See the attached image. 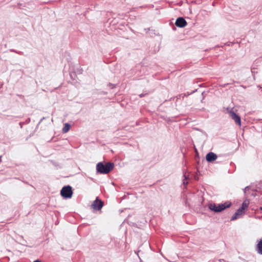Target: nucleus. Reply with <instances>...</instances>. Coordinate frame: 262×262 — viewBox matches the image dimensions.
Instances as JSON below:
<instances>
[{
	"label": "nucleus",
	"mask_w": 262,
	"mask_h": 262,
	"mask_svg": "<svg viewBox=\"0 0 262 262\" xmlns=\"http://www.w3.org/2000/svg\"><path fill=\"white\" fill-rule=\"evenodd\" d=\"M114 168V164L112 162H107L105 164L99 162L96 165L97 172L101 174H107Z\"/></svg>",
	"instance_id": "nucleus-1"
},
{
	"label": "nucleus",
	"mask_w": 262,
	"mask_h": 262,
	"mask_svg": "<svg viewBox=\"0 0 262 262\" xmlns=\"http://www.w3.org/2000/svg\"><path fill=\"white\" fill-rule=\"evenodd\" d=\"M60 194L64 198H71L73 194L72 187L70 185L64 186L60 191Z\"/></svg>",
	"instance_id": "nucleus-2"
},
{
	"label": "nucleus",
	"mask_w": 262,
	"mask_h": 262,
	"mask_svg": "<svg viewBox=\"0 0 262 262\" xmlns=\"http://www.w3.org/2000/svg\"><path fill=\"white\" fill-rule=\"evenodd\" d=\"M230 117L234 121L235 123L238 126L241 125V117L234 111H230L229 112Z\"/></svg>",
	"instance_id": "nucleus-3"
},
{
	"label": "nucleus",
	"mask_w": 262,
	"mask_h": 262,
	"mask_svg": "<svg viewBox=\"0 0 262 262\" xmlns=\"http://www.w3.org/2000/svg\"><path fill=\"white\" fill-rule=\"evenodd\" d=\"M103 206V202L98 198L93 202L92 204V208L96 210H100Z\"/></svg>",
	"instance_id": "nucleus-4"
},
{
	"label": "nucleus",
	"mask_w": 262,
	"mask_h": 262,
	"mask_svg": "<svg viewBox=\"0 0 262 262\" xmlns=\"http://www.w3.org/2000/svg\"><path fill=\"white\" fill-rule=\"evenodd\" d=\"M175 24L178 27L183 28L187 25V22L183 17H180L177 19Z\"/></svg>",
	"instance_id": "nucleus-5"
},
{
	"label": "nucleus",
	"mask_w": 262,
	"mask_h": 262,
	"mask_svg": "<svg viewBox=\"0 0 262 262\" xmlns=\"http://www.w3.org/2000/svg\"><path fill=\"white\" fill-rule=\"evenodd\" d=\"M231 204L229 202H226L224 204H218L217 205V212H221L226 208H229Z\"/></svg>",
	"instance_id": "nucleus-6"
},
{
	"label": "nucleus",
	"mask_w": 262,
	"mask_h": 262,
	"mask_svg": "<svg viewBox=\"0 0 262 262\" xmlns=\"http://www.w3.org/2000/svg\"><path fill=\"white\" fill-rule=\"evenodd\" d=\"M217 155L212 152H209L208 154H207L206 156V160L209 162L215 161L217 159Z\"/></svg>",
	"instance_id": "nucleus-7"
},
{
	"label": "nucleus",
	"mask_w": 262,
	"mask_h": 262,
	"mask_svg": "<svg viewBox=\"0 0 262 262\" xmlns=\"http://www.w3.org/2000/svg\"><path fill=\"white\" fill-rule=\"evenodd\" d=\"M256 251L258 253L262 254V238L260 239L256 245Z\"/></svg>",
	"instance_id": "nucleus-8"
},
{
	"label": "nucleus",
	"mask_w": 262,
	"mask_h": 262,
	"mask_svg": "<svg viewBox=\"0 0 262 262\" xmlns=\"http://www.w3.org/2000/svg\"><path fill=\"white\" fill-rule=\"evenodd\" d=\"M249 204V201L248 200H246L243 202L242 203V207H241L242 209H244V210L248 207Z\"/></svg>",
	"instance_id": "nucleus-9"
},
{
	"label": "nucleus",
	"mask_w": 262,
	"mask_h": 262,
	"mask_svg": "<svg viewBox=\"0 0 262 262\" xmlns=\"http://www.w3.org/2000/svg\"><path fill=\"white\" fill-rule=\"evenodd\" d=\"M208 207H209V208L211 210L215 212H217V211L216 210H217V205L215 204H214V203L210 204H209Z\"/></svg>",
	"instance_id": "nucleus-10"
},
{
	"label": "nucleus",
	"mask_w": 262,
	"mask_h": 262,
	"mask_svg": "<svg viewBox=\"0 0 262 262\" xmlns=\"http://www.w3.org/2000/svg\"><path fill=\"white\" fill-rule=\"evenodd\" d=\"M70 127L71 126L69 123H65L64 126L62 128V133H67L70 130Z\"/></svg>",
	"instance_id": "nucleus-11"
},
{
	"label": "nucleus",
	"mask_w": 262,
	"mask_h": 262,
	"mask_svg": "<svg viewBox=\"0 0 262 262\" xmlns=\"http://www.w3.org/2000/svg\"><path fill=\"white\" fill-rule=\"evenodd\" d=\"M244 211L245 210L244 209H242L240 207L238 209H237V210L236 211V212L239 216L244 213Z\"/></svg>",
	"instance_id": "nucleus-12"
},
{
	"label": "nucleus",
	"mask_w": 262,
	"mask_h": 262,
	"mask_svg": "<svg viewBox=\"0 0 262 262\" xmlns=\"http://www.w3.org/2000/svg\"><path fill=\"white\" fill-rule=\"evenodd\" d=\"M184 181H183V184L184 185H187L188 184V182L186 181V180L187 179H188V176H187L186 174V173L184 174Z\"/></svg>",
	"instance_id": "nucleus-13"
},
{
	"label": "nucleus",
	"mask_w": 262,
	"mask_h": 262,
	"mask_svg": "<svg viewBox=\"0 0 262 262\" xmlns=\"http://www.w3.org/2000/svg\"><path fill=\"white\" fill-rule=\"evenodd\" d=\"M238 216L239 215H238V214L236 212H235L234 214V215L232 216V217L231 219V221H234V220L237 219Z\"/></svg>",
	"instance_id": "nucleus-14"
},
{
	"label": "nucleus",
	"mask_w": 262,
	"mask_h": 262,
	"mask_svg": "<svg viewBox=\"0 0 262 262\" xmlns=\"http://www.w3.org/2000/svg\"><path fill=\"white\" fill-rule=\"evenodd\" d=\"M249 189V186H247L245 188L244 190V193H246V191L247 190V189Z\"/></svg>",
	"instance_id": "nucleus-15"
},
{
	"label": "nucleus",
	"mask_w": 262,
	"mask_h": 262,
	"mask_svg": "<svg viewBox=\"0 0 262 262\" xmlns=\"http://www.w3.org/2000/svg\"><path fill=\"white\" fill-rule=\"evenodd\" d=\"M144 95H145L144 94H140V95H139V96H140V97H143Z\"/></svg>",
	"instance_id": "nucleus-16"
},
{
	"label": "nucleus",
	"mask_w": 262,
	"mask_h": 262,
	"mask_svg": "<svg viewBox=\"0 0 262 262\" xmlns=\"http://www.w3.org/2000/svg\"><path fill=\"white\" fill-rule=\"evenodd\" d=\"M34 262H41V261L38 259H37V260H35Z\"/></svg>",
	"instance_id": "nucleus-17"
},
{
	"label": "nucleus",
	"mask_w": 262,
	"mask_h": 262,
	"mask_svg": "<svg viewBox=\"0 0 262 262\" xmlns=\"http://www.w3.org/2000/svg\"><path fill=\"white\" fill-rule=\"evenodd\" d=\"M2 162V156H0V163Z\"/></svg>",
	"instance_id": "nucleus-18"
},
{
	"label": "nucleus",
	"mask_w": 262,
	"mask_h": 262,
	"mask_svg": "<svg viewBox=\"0 0 262 262\" xmlns=\"http://www.w3.org/2000/svg\"><path fill=\"white\" fill-rule=\"evenodd\" d=\"M260 210H262V207H260Z\"/></svg>",
	"instance_id": "nucleus-19"
}]
</instances>
